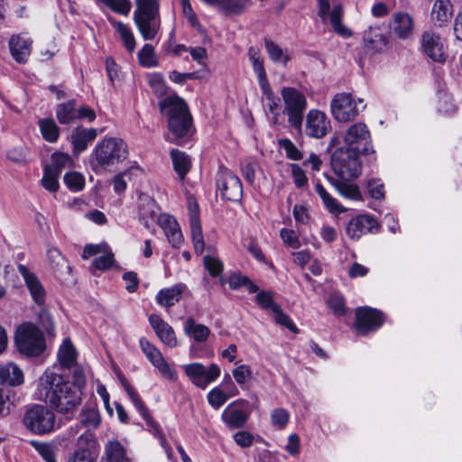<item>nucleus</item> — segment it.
<instances>
[{"label":"nucleus","mask_w":462,"mask_h":462,"mask_svg":"<svg viewBox=\"0 0 462 462\" xmlns=\"http://www.w3.org/2000/svg\"><path fill=\"white\" fill-rule=\"evenodd\" d=\"M97 136V131L94 128H76L71 134V143L74 150L80 152L87 149L89 143Z\"/></svg>","instance_id":"nucleus-32"},{"label":"nucleus","mask_w":462,"mask_h":462,"mask_svg":"<svg viewBox=\"0 0 462 462\" xmlns=\"http://www.w3.org/2000/svg\"><path fill=\"white\" fill-rule=\"evenodd\" d=\"M230 397L232 396L229 392L226 393L218 386L211 389L207 394L209 405L215 410L219 409Z\"/></svg>","instance_id":"nucleus-45"},{"label":"nucleus","mask_w":462,"mask_h":462,"mask_svg":"<svg viewBox=\"0 0 462 462\" xmlns=\"http://www.w3.org/2000/svg\"><path fill=\"white\" fill-rule=\"evenodd\" d=\"M191 231V237L193 242L194 250L198 254H201L204 251V237L201 229V224H197L194 221V224L189 225Z\"/></svg>","instance_id":"nucleus-55"},{"label":"nucleus","mask_w":462,"mask_h":462,"mask_svg":"<svg viewBox=\"0 0 462 462\" xmlns=\"http://www.w3.org/2000/svg\"><path fill=\"white\" fill-rule=\"evenodd\" d=\"M421 52L434 62L444 63L447 60V43L439 33L424 32L420 38Z\"/></svg>","instance_id":"nucleus-12"},{"label":"nucleus","mask_w":462,"mask_h":462,"mask_svg":"<svg viewBox=\"0 0 462 462\" xmlns=\"http://www.w3.org/2000/svg\"><path fill=\"white\" fill-rule=\"evenodd\" d=\"M171 157L174 171L179 175L180 180H184L185 176L190 169V158L184 152H180L176 149H173L171 152Z\"/></svg>","instance_id":"nucleus-37"},{"label":"nucleus","mask_w":462,"mask_h":462,"mask_svg":"<svg viewBox=\"0 0 462 462\" xmlns=\"http://www.w3.org/2000/svg\"><path fill=\"white\" fill-rule=\"evenodd\" d=\"M97 441L92 434L83 433L77 440V449L73 452L68 462H95L91 455L97 449Z\"/></svg>","instance_id":"nucleus-21"},{"label":"nucleus","mask_w":462,"mask_h":462,"mask_svg":"<svg viewBox=\"0 0 462 462\" xmlns=\"http://www.w3.org/2000/svg\"><path fill=\"white\" fill-rule=\"evenodd\" d=\"M34 395L58 412L66 414L80 404L82 393L73 389L60 374L47 368L37 381Z\"/></svg>","instance_id":"nucleus-2"},{"label":"nucleus","mask_w":462,"mask_h":462,"mask_svg":"<svg viewBox=\"0 0 462 462\" xmlns=\"http://www.w3.org/2000/svg\"><path fill=\"white\" fill-rule=\"evenodd\" d=\"M291 176L295 186L299 189L305 186L308 182L305 171L301 169V167L295 163L291 164Z\"/></svg>","instance_id":"nucleus-64"},{"label":"nucleus","mask_w":462,"mask_h":462,"mask_svg":"<svg viewBox=\"0 0 462 462\" xmlns=\"http://www.w3.org/2000/svg\"><path fill=\"white\" fill-rule=\"evenodd\" d=\"M31 445L46 462H57L54 447L48 442L32 440Z\"/></svg>","instance_id":"nucleus-48"},{"label":"nucleus","mask_w":462,"mask_h":462,"mask_svg":"<svg viewBox=\"0 0 462 462\" xmlns=\"http://www.w3.org/2000/svg\"><path fill=\"white\" fill-rule=\"evenodd\" d=\"M138 61L142 67L144 68H154L159 66V60L156 56L154 48L145 43L138 51L137 54Z\"/></svg>","instance_id":"nucleus-43"},{"label":"nucleus","mask_w":462,"mask_h":462,"mask_svg":"<svg viewBox=\"0 0 462 462\" xmlns=\"http://www.w3.org/2000/svg\"><path fill=\"white\" fill-rule=\"evenodd\" d=\"M329 2L328 0H319V15L325 21L328 18L330 20V23L334 31L344 38H349L352 36V32L341 23L342 18V7L340 5H335L329 12Z\"/></svg>","instance_id":"nucleus-18"},{"label":"nucleus","mask_w":462,"mask_h":462,"mask_svg":"<svg viewBox=\"0 0 462 462\" xmlns=\"http://www.w3.org/2000/svg\"><path fill=\"white\" fill-rule=\"evenodd\" d=\"M330 130V120L324 112L318 109H311L308 112L304 129L307 136L320 139L325 137Z\"/></svg>","instance_id":"nucleus-16"},{"label":"nucleus","mask_w":462,"mask_h":462,"mask_svg":"<svg viewBox=\"0 0 462 462\" xmlns=\"http://www.w3.org/2000/svg\"><path fill=\"white\" fill-rule=\"evenodd\" d=\"M157 212L155 200L148 195L139 197L138 213L140 221L147 227L154 222Z\"/></svg>","instance_id":"nucleus-27"},{"label":"nucleus","mask_w":462,"mask_h":462,"mask_svg":"<svg viewBox=\"0 0 462 462\" xmlns=\"http://www.w3.org/2000/svg\"><path fill=\"white\" fill-rule=\"evenodd\" d=\"M438 111L447 116L456 113L457 106L449 94L444 92H440L439 94Z\"/></svg>","instance_id":"nucleus-52"},{"label":"nucleus","mask_w":462,"mask_h":462,"mask_svg":"<svg viewBox=\"0 0 462 462\" xmlns=\"http://www.w3.org/2000/svg\"><path fill=\"white\" fill-rule=\"evenodd\" d=\"M105 5L113 11L127 15L131 10V2L129 0H100Z\"/></svg>","instance_id":"nucleus-57"},{"label":"nucleus","mask_w":462,"mask_h":462,"mask_svg":"<svg viewBox=\"0 0 462 462\" xmlns=\"http://www.w3.org/2000/svg\"><path fill=\"white\" fill-rule=\"evenodd\" d=\"M184 333L200 343L208 339L210 330L207 326L196 323L192 318H189L184 326Z\"/></svg>","instance_id":"nucleus-36"},{"label":"nucleus","mask_w":462,"mask_h":462,"mask_svg":"<svg viewBox=\"0 0 462 462\" xmlns=\"http://www.w3.org/2000/svg\"><path fill=\"white\" fill-rule=\"evenodd\" d=\"M272 314L277 324L287 328L291 332H298V328L293 323V321L290 319V317L287 314H285L282 310L280 306L277 308V310H273Z\"/></svg>","instance_id":"nucleus-59"},{"label":"nucleus","mask_w":462,"mask_h":462,"mask_svg":"<svg viewBox=\"0 0 462 462\" xmlns=\"http://www.w3.org/2000/svg\"><path fill=\"white\" fill-rule=\"evenodd\" d=\"M32 41L21 35H12L9 40V48L13 58L19 63L27 61L31 54Z\"/></svg>","instance_id":"nucleus-25"},{"label":"nucleus","mask_w":462,"mask_h":462,"mask_svg":"<svg viewBox=\"0 0 462 462\" xmlns=\"http://www.w3.org/2000/svg\"><path fill=\"white\" fill-rule=\"evenodd\" d=\"M149 322L163 344L170 347H176L178 346L177 338L172 327L164 321L159 315H150Z\"/></svg>","instance_id":"nucleus-22"},{"label":"nucleus","mask_w":462,"mask_h":462,"mask_svg":"<svg viewBox=\"0 0 462 462\" xmlns=\"http://www.w3.org/2000/svg\"><path fill=\"white\" fill-rule=\"evenodd\" d=\"M47 257L53 272H61L63 269L69 268L65 258L57 248L50 247L47 251Z\"/></svg>","instance_id":"nucleus-47"},{"label":"nucleus","mask_w":462,"mask_h":462,"mask_svg":"<svg viewBox=\"0 0 462 462\" xmlns=\"http://www.w3.org/2000/svg\"><path fill=\"white\" fill-rule=\"evenodd\" d=\"M72 159L70 156L64 152H54L51 155V163L46 167L53 171L60 174L63 169L70 167Z\"/></svg>","instance_id":"nucleus-44"},{"label":"nucleus","mask_w":462,"mask_h":462,"mask_svg":"<svg viewBox=\"0 0 462 462\" xmlns=\"http://www.w3.org/2000/svg\"><path fill=\"white\" fill-rule=\"evenodd\" d=\"M362 109L365 107L362 98H356L348 93L335 95L330 103V110L334 119L340 123L354 120Z\"/></svg>","instance_id":"nucleus-9"},{"label":"nucleus","mask_w":462,"mask_h":462,"mask_svg":"<svg viewBox=\"0 0 462 462\" xmlns=\"http://www.w3.org/2000/svg\"><path fill=\"white\" fill-rule=\"evenodd\" d=\"M185 289L186 285L183 283L162 289L158 291L155 300L158 305L170 308L180 301Z\"/></svg>","instance_id":"nucleus-26"},{"label":"nucleus","mask_w":462,"mask_h":462,"mask_svg":"<svg viewBox=\"0 0 462 462\" xmlns=\"http://www.w3.org/2000/svg\"><path fill=\"white\" fill-rule=\"evenodd\" d=\"M38 125L42 138L51 143H54L60 137V127L52 118H43L38 121Z\"/></svg>","instance_id":"nucleus-38"},{"label":"nucleus","mask_w":462,"mask_h":462,"mask_svg":"<svg viewBox=\"0 0 462 462\" xmlns=\"http://www.w3.org/2000/svg\"><path fill=\"white\" fill-rule=\"evenodd\" d=\"M55 114L61 125H69L77 119V107L75 100H69L57 105Z\"/></svg>","instance_id":"nucleus-35"},{"label":"nucleus","mask_w":462,"mask_h":462,"mask_svg":"<svg viewBox=\"0 0 462 462\" xmlns=\"http://www.w3.org/2000/svg\"><path fill=\"white\" fill-rule=\"evenodd\" d=\"M105 454L107 462H128V457L123 445L117 441H109L105 448Z\"/></svg>","instance_id":"nucleus-40"},{"label":"nucleus","mask_w":462,"mask_h":462,"mask_svg":"<svg viewBox=\"0 0 462 462\" xmlns=\"http://www.w3.org/2000/svg\"><path fill=\"white\" fill-rule=\"evenodd\" d=\"M101 422L96 405L85 406L80 412V423L88 429H97Z\"/></svg>","instance_id":"nucleus-41"},{"label":"nucleus","mask_w":462,"mask_h":462,"mask_svg":"<svg viewBox=\"0 0 462 462\" xmlns=\"http://www.w3.org/2000/svg\"><path fill=\"white\" fill-rule=\"evenodd\" d=\"M280 236L283 243L293 248L297 249L300 246V242L299 237L295 235L293 230L282 228L280 231Z\"/></svg>","instance_id":"nucleus-62"},{"label":"nucleus","mask_w":462,"mask_h":462,"mask_svg":"<svg viewBox=\"0 0 462 462\" xmlns=\"http://www.w3.org/2000/svg\"><path fill=\"white\" fill-rule=\"evenodd\" d=\"M121 383L125 390L128 397L141 414V416L147 421V423L152 424V418L150 417L147 409L145 408L143 402L141 400V397L135 392V390L128 383V382L122 377Z\"/></svg>","instance_id":"nucleus-39"},{"label":"nucleus","mask_w":462,"mask_h":462,"mask_svg":"<svg viewBox=\"0 0 462 462\" xmlns=\"http://www.w3.org/2000/svg\"><path fill=\"white\" fill-rule=\"evenodd\" d=\"M7 158L16 163H26L29 161L27 149L24 146H18L8 151Z\"/></svg>","instance_id":"nucleus-61"},{"label":"nucleus","mask_w":462,"mask_h":462,"mask_svg":"<svg viewBox=\"0 0 462 462\" xmlns=\"http://www.w3.org/2000/svg\"><path fill=\"white\" fill-rule=\"evenodd\" d=\"M18 272L22 275L25 286L32 300L39 306H42L46 300V290L36 274L23 264L18 265Z\"/></svg>","instance_id":"nucleus-19"},{"label":"nucleus","mask_w":462,"mask_h":462,"mask_svg":"<svg viewBox=\"0 0 462 462\" xmlns=\"http://www.w3.org/2000/svg\"><path fill=\"white\" fill-rule=\"evenodd\" d=\"M160 108L168 118V128L172 134V137H168L170 142L178 143L180 139L189 134L192 119L182 98L177 96L168 97L161 101Z\"/></svg>","instance_id":"nucleus-3"},{"label":"nucleus","mask_w":462,"mask_h":462,"mask_svg":"<svg viewBox=\"0 0 462 462\" xmlns=\"http://www.w3.org/2000/svg\"><path fill=\"white\" fill-rule=\"evenodd\" d=\"M204 265L210 275L215 277L220 276L219 283L221 285L225 283V281L221 276V273L223 272V263L219 259L207 255L204 257Z\"/></svg>","instance_id":"nucleus-50"},{"label":"nucleus","mask_w":462,"mask_h":462,"mask_svg":"<svg viewBox=\"0 0 462 462\" xmlns=\"http://www.w3.org/2000/svg\"><path fill=\"white\" fill-rule=\"evenodd\" d=\"M282 97L284 103L283 113L288 116L289 124L301 131L303 115L307 108V99L303 93L294 88H283Z\"/></svg>","instance_id":"nucleus-8"},{"label":"nucleus","mask_w":462,"mask_h":462,"mask_svg":"<svg viewBox=\"0 0 462 462\" xmlns=\"http://www.w3.org/2000/svg\"><path fill=\"white\" fill-rule=\"evenodd\" d=\"M255 300L261 308L269 310L271 313L273 310H277V308L279 307V305L273 301V294L270 291H260L256 295Z\"/></svg>","instance_id":"nucleus-56"},{"label":"nucleus","mask_w":462,"mask_h":462,"mask_svg":"<svg viewBox=\"0 0 462 462\" xmlns=\"http://www.w3.org/2000/svg\"><path fill=\"white\" fill-rule=\"evenodd\" d=\"M59 176H60L59 173L45 167L43 176L42 179V186L47 190H49L51 192H56L60 188V184H59V180H58Z\"/></svg>","instance_id":"nucleus-53"},{"label":"nucleus","mask_w":462,"mask_h":462,"mask_svg":"<svg viewBox=\"0 0 462 462\" xmlns=\"http://www.w3.org/2000/svg\"><path fill=\"white\" fill-rule=\"evenodd\" d=\"M367 191L373 199H382L384 198V187L379 179H371L367 181Z\"/></svg>","instance_id":"nucleus-60"},{"label":"nucleus","mask_w":462,"mask_h":462,"mask_svg":"<svg viewBox=\"0 0 462 462\" xmlns=\"http://www.w3.org/2000/svg\"><path fill=\"white\" fill-rule=\"evenodd\" d=\"M64 183L69 190L78 192L83 189L85 178L81 173L69 171L64 175Z\"/></svg>","instance_id":"nucleus-49"},{"label":"nucleus","mask_w":462,"mask_h":462,"mask_svg":"<svg viewBox=\"0 0 462 462\" xmlns=\"http://www.w3.org/2000/svg\"><path fill=\"white\" fill-rule=\"evenodd\" d=\"M57 356L62 367L70 368L76 365L78 353L70 339L63 340Z\"/></svg>","instance_id":"nucleus-33"},{"label":"nucleus","mask_w":462,"mask_h":462,"mask_svg":"<svg viewBox=\"0 0 462 462\" xmlns=\"http://www.w3.org/2000/svg\"><path fill=\"white\" fill-rule=\"evenodd\" d=\"M133 20L144 41H154L159 38L162 21L160 7L155 3L135 4Z\"/></svg>","instance_id":"nucleus-5"},{"label":"nucleus","mask_w":462,"mask_h":462,"mask_svg":"<svg viewBox=\"0 0 462 462\" xmlns=\"http://www.w3.org/2000/svg\"><path fill=\"white\" fill-rule=\"evenodd\" d=\"M140 346L145 356L158 369L162 376L173 382L177 381V371L163 358L161 351L155 346L143 337L140 339Z\"/></svg>","instance_id":"nucleus-15"},{"label":"nucleus","mask_w":462,"mask_h":462,"mask_svg":"<svg viewBox=\"0 0 462 462\" xmlns=\"http://www.w3.org/2000/svg\"><path fill=\"white\" fill-rule=\"evenodd\" d=\"M249 402L245 399H237L230 402L223 411L221 420L230 429L243 428L249 418Z\"/></svg>","instance_id":"nucleus-14"},{"label":"nucleus","mask_w":462,"mask_h":462,"mask_svg":"<svg viewBox=\"0 0 462 462\" xmlns=\"http://www.w3.org/2000/svg\"><path fill=\"white\" fill-rule=\"evenodd\" d=\"M14 343L18 352L28 357L39 356L46 348L42 331L32 322H24L16 328Z\"/></svg>","instance_id":"nucleus-6"},{"label":"nucleus","mask_w":462,"mask_h":462,"mask_svg":"<svg viewBox=\"0 0 462 462\" xmlns=\"http://www.w3.org/2000/svg\"><path fill=\"white\" fill-rule=\"evenodd\" d=\"M345 146L331 156V166L337 176L357 178L362 171L361 154L374 153L371 133L365 123L351 125L342 135Z\"/></svg>","instance_id":"nucleus-1"},{"label":"nucleus","mask_w":462,"mask_h":462,"mask_svg":"<svg viewBox=\"0 0 462 462\" xmlns=\"http://www.w3.org/2000/svg\"><path fill=\"white\" fill-rule=\"evenodd\" d=\"M279 145L285 151L286 156L294 161H298L302 159L301 152L297 148V146L290 140V139H281L279 141Z\"/></svg>","instance_id":"nucleus-58"},{"label":"nucleus","mask_w":462,"mask_h":462,"mask_svg":"<svg viewBox=\"0 0 462 462\" xmlns=\"http://www.w3.org/2000/svg\"><path fill=\"white\" fill-rule=\"evenodd\" d=\"M363 43L366 51L381 52L387 44V39L379 28L369 27L363 32Z\"/></svg>","instance_id":"nucleus-23"},{"label":"nucleus","mask_w":462,"mask_h":462,"mask_svg":"<svg viewBox=\"0 0 462 462\" xmlns=\"http://www.w3.org/2000/svg\"><path fill=\"white\" fill-rule=\"evenodd\" d=\"M109 23L118 34L123 45L128 52L133 53L136 47V40L130 26L123 22L109 19Z\"/></svg>","instance_id":"nucleus-31"},{"label":"nucleus","mask_w":462,"mask_h":462,"mask_svg":"<svg viewBox=\"0 0 462 462\" xmlns=\"http://www.w3.org/2000/svg\"><path fill=\"white\" fill-rule=\"evenodd\" d=\"M324 176L342 197L353 200L362 199V195L359 187L356 184L347 181L352 178H343L341 176H338L340 180H337L327 174H324Z\"/></svg>","instance_id":"nucleus-24"},{"label":"nucleus","mask_w":462,"mask_h":462,"mask_svg":"<svg viewBox=\"0 0 462 462\" xmlns=\"http://www.w3.org/2000/svg\"><path fill=\"white\" fill-rule=\"evenodd\" d=\"M217 186L221 196L229 201H240L243 197V188L239 178L224 166L218 168Z\"/></svg>","instance_id":"nucleus-11"},{"label":"nucleus","mask_w":462,"mask_h":462,"mask_svg":"<svg viewBox=\"0 0 462 462\" xmlns=\"http://www.w3.org/2000/svg\"><path fill=\"white\" fill-rule=\"evenodd\" d=\"M181 369L194 385L203 390L214 383L221 374L219 365L215 363L206 367L203 364L196 362L183 365Z\"/></svg>","instance_id":"nucleus-10"},{"label":"nucleus","mask_w":462,"mask_h":462,"mask_svg":"<svg viewBox=\"0 0 462 462\" xmlns=\"http://www.w3.org/2000/svg\"><path fill=\"white\" fill-rule=\"evenodd\" d=\"M356 327L362 335L377 330L383 322V313L375 309L361 307L356 310Z\"/></svg>","instance_id":"nucleus-17"},{"label":"nucleus","mask_w":462,"mask_h":462,"mask_svg":"<svg viewBox=\"0 0 462 462\" xmlns=\"http://www.w3.org/2000/svg\"><path fill=\"white\" fill-rule=\"evenodd\" d=\"M0 380L10 386H18L23 383L24 376L16 364L8 363L0 366Z\"/></svg>","instance_id":"nucleus-30"},{"label":"nucleus","mask_w":462,"mask_h":462,"mask_svg":"<svg viewBox=\"0 0 462 462\" xmlns=\"http://www.w3.org/2000/svg\"><path fill=\"white\" fill-rule=\"evenodd\" d=\"M181 7H182V13L184 16L187 18L189 23L197 29L200 28V23L199 22V19L193 11V8L189 3V0H181Z\"/></svg>","instance_id":"nucleus-63"},{"label":"nucleus","mask_w":462,"mask_h":462,"mask_svg":"<svg viewBox=\"0 0 462 462\" xmlns=\"http://www.w3.org/2000/svg\"><path fill=\"white\" fill-rule=\"evenodd\" d=\"M127 144L120 138H104L91 153V166L95 171L110 170L127 158Z\"/></svg>","instance_id":"nucleus-4"},{"label":"nucleus","mask_w":462,"mask_h":462,"mask_svg":"<svg viewBox=\"0 0 462 462\" xmlns=\"http://www.w3.org/2000/svg\"><path fill=\"white\" fill-rule=\"evenodd\" d=\"M232 375L236 383L244 389L252 378V370L247 365H240L232 370Z\"/></svg>","instance_id":"nucleus-51"},{"label":"nucleus","mask_w":462,"mask_h":462,"mask_svg":"<svg viewBox=\"0 0 462 462\" xmlns=\"http://www.w3.org/2000/svg\"><path fill=\"white\" fill-rule=\"evenodd\" d=\"M453 16V5L450 0H435L431 8V19L439 26L448 23Z\"/></svg>","instance_id":"nucleus-28"},{"label":"nucleus","mask_w":462,"mask_h":462,"mask_svg":"<svg viewBox=\"0 0 462 462\" xmlns=\"http://www.w3.org/2000/svg\"><path fill=\"white\" fill-rule=\"evenodd\" d=\"M387 27L391 37L400 41H408L413 36L415 22L411 14L400 11L391 15Z\"/></svg>","instance_id":"nucleus-13"},{"label":"nucleus","mask_w":462,"mask_h":462,"mask_svg":"<svg viewBox=\"0 0 462 462\" xmlns=\"http://www.w3.org/2000/svg\"><path fill=\"white\" fill-rule=\"evenodd\" d=\"M248 57L252 63L253 69L257 76L261 90L268 92L269 82L263 66V59L261 57L259 51L254 47H250L248 49Z\"/></svg>","instance_id":"nucleus-29"},{"label":"nucleus","mask_w":462,"mask_h":462,"mask_svg":"<svg viewBox=\"0 0 462 462\" xmlns=\"http://www.w3.org/2000/svg\"><path fill=\"white\" fill-rule=\"evenodd\" d=\"M315 189L320 197L324 207L331 213H342L345 208L334 199L326 189L320 184L317 183Z\"/></svg>","instance_id":"nucleus-42"},{"label":"nucleus","mask_w":462,"mask_h":462,"mask_svg":"<svg viewBox=\"0 0 462 462\" xmlns=\"http://www.w3.org/2000/svg\"><path fill=\"white\" fill-rule=\"evenodd\" d=\"M326 303L337 317H341L346 314L345 299L340 293L333 292L329 294L326 300Z\"/></svg>","instance_id":"nucleus-46"},{"label":"nucleus","mask_w":462,"mask_h":462,"mask_svg":"<svg viewBox=\"0 0 462 462\" xmlns=\"http://www.w3.org/2000/svg\"><path fill=\"white\" fill-rule=\"evenodd\" d=\"M290 413L283 408L274 409L271 413V423L276 430H282L289 422Z\"/></svg>","instance_id":"nucleus-54"},{"label":"nucleus","mask_w":462,"mask_h":462,"mask_svg":"<svg viewBox=\"0 0 462 462\" xmlns=\"http://www.w3.org/2000/svg\"><path fill=\"white\" fill-rule=\"evenodd\" d=\"M23 423L30 432L46 435L55 430L56 416L48 407L35 404L24 412Z\"/></svg>","instance_id":"nucleus-7"},{"label":"nucleus","mask_w":462,"mask_h":462,"mask_svg":"<svg viewBox=\"0 0 462 462\" xmlns=\"http://www.w3.org/2000/svg\"><path fill=\"white\" fill-rule=\"evenodd\" d=\"M377 230L378 225L374 218L368 215H360L348 222L346 233L351 239L358 240L362 236Z\"/></svg>","instance_id":"nucleus-20"},{"label":"nucleus","mask_w":462,"mask_h":462,"mask_svg":"<svg viewBox=\"0 0 462 462\" xmlns=\"http://www.w3.org/2000/svg\"><path fill=\"white\" fill-rule=\"evenodd\" d=\"M265 50L270 60L277 64L286 67L291 60V53L287 50H283L280 45L271 39H264Z\"/></svg>","instance_id":"nucleus-34"}]
</instances>
